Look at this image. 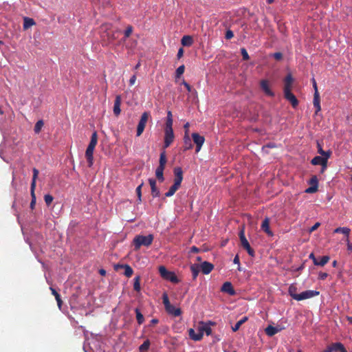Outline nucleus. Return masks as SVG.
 <instances>
[{
  "instance_id": "37998d69",
  "label": "nucleus",
  "mask_w": 352,
  "mask_h": 352,
  "mask_svg": "<svg viewBox=\"0 0 352 352\" xmlns=\"http://www.w3.org/2000/svg\"><path fill=\"white\" fill-rule=\"evenodd\" d=\"M43 125H44V122L42 120L37 121V122L36 123V124L34 126V129L35 133H38L41 131Z\"/></svg>"
},
{
  "instance_id": "4c0bfd02",
  "label": "nucleus",
  "mask_w": 352,
  "mask_h": 352,
  "mask_svg": "<svg viewBox=\"0 0 352 352\" xmlns=\"http://www.w3.org/2000/svg\"><path fill=\"white\" fill-rule=\"evenodd\" d=\"M297 291H298V289L294 285H291L289 287L288 293L292 297V298H294V300H296V296H298L299 294H297Z\"/></svg>"
},
{
  "instance_id": "b1692460",
  "label": "nucleus",
  "mask_w": 352,
  "mask_h": 352,
  "mask_svg": "<svg viewBox=\"0 0 352 352\" xmlns=\"http://www.w3.org/2000/svg\"><path fill=\"white\" fill-rule=\"evenodd\" d=\"M311 164L313 165H321L324 168H327V163L326 162V159H324L322 156H316L314 157L311 161Z\"/></svg>"
},
{
  "instance_id": "e433bc0d",
  "label": "nucleus",
  "mask_w": 352,
  "mask_h": 352,
  "mask_svg": "<svg viewBox=\"0 0 352 352\" xmlns=\"http://www.w3.org/2000/svg\"><path fill=\"white\" fill-rule=\"evenodd\" d=\"M248 320V317L247 316H244L243 318H242L240 320H239L235 324L234 326H233L232 327V329L234 332H236V331H238L239 329V328L241 327V326L245 323L246 321Z\"/></svg>"
},
{
  "instance_id": "338daca9",
  "label": "nucleus",
  "mask_w": 352,
  "mask_h": 352,
  "mask_svg": "<svg viewBox=\"0 0 352 352\" xmlns=\"http://www.w3.org/2000/svg\"><path fill=\"white\" fill-rule=\"evenodd\" d=\"M346 241L347 242V250L352 252V243L349 242V238H346Z\"/></svg>"
},
{
  "instance_id": "c756f323",
  "label": "nucleus",
  "mask_w": 352,
  "mask_h": 352,
  "mask_svg": "<svg viewBox=\"0 0 352 352\" xmlns=\"http://www.w3.org/2000/svg\"><path fill=\"white\" fill-rule=\"evenodd\" d=\"M166 311L175 317L179 316L182 314L181 309L176 308L173 305H170V307H167L165 309Z\"/></svg>"
},
{
  "instance_id": "9b49d317",
  "label": "nucleus",
  "mask_w": 352,
  "mask_h": 352,
  "mask_svg": "<svg viewBox=\"0 0 352 352\" xmlns=\"http://www.w3.org/2000/svg\"><path fill=\"white\" fill-rule=\"evenodd\" d=\"M192 138L194 143L196 144V153H198L204 143L205 138L204 136H201L197 133H193L192 134Z\"/></svg>"
},
{
  "instance_id": "4468645a",
  "label": "nucleus",
  "mask_w": 352,
  "mask_h": 352,
  "mask_svg": "<svg viewBox=\"0 0 352 352\" xmlns=\"http://www.w3.org/2000/svg\"><path fill=\"white\" fill-rule=\"evenodd\" d=\"M260 86L263 91L265 94V95L270 97L274 96V93L270 89L269 82L267 80H261Z\"/></svg>"
},
{
  "instance_id": "58836bf2",
  "label": "nucleus",
  "mask_w": 352,
  "mask_h": 352,
  "mask_svg": "<svg viewBox=\"0 0 352 352\" xmlns=\"http://www.w3.org/2000/svg\"><path fill=\"white\" fill-rule=\"evenodd\" d=\"M164 168L162 167H157L155 170V177L160 181L164 180V176H163V172H164Z\"/></svg>"
},
{
  "instance_id": "20e7f679",
  "label": "nucleus",
  "mask_w": 352,
  "mask_h": 352,
  "mask_svg": "<svg viewBox=\"0 0 352 352\" xmlns=\"http://www.w3.org/2000/svg\"><path fill=\"white\" fill-rule=\"evenodd\" d=\"M153 241V235L148 234L147 236L137 235L133 239V243L134 245V250H138L141 246H149Z\"/></svg>"
},
{
  "instance_id": "864d4df0",
  "label": "nucleus",
  "mask_w": 352,
  "mask_h": 352,
  "mask_svg": "<svg viewBox=\"0 0 352 352\" xmlns=\"http://www.w3.org/2000/svg\"><path fill=\"white\" fill-rule=\"evenodd\" d=\"M142 184L141 185H139L137 188H136V193H137V195L138 197V199L140 201L141 200V188H142Z\"/></svg>"
},
{
  "instance_id": "72a5a7b5",
  "label": "nucleus",
  "mask_w": 352,
  "mask_h": 352,
  "mask_svg": "<svg viewBox=\"0 0 352 352\" xmlns=\"http://www.w3.org/2000/svg\"><path fill=\"white\" fill-rule=\"evenodd\" d=\"M350 232L351 230L346 227H339L334 230L335 233H342L346 236V238H349Z\"/></svg>"
},
{
  "instance_id": "0eeeda50",
  "label": "nucleus",
  "mask_w": 352,
  "mask_h": 352,
  "mask_svg": "<svg viewBox=\"0 0 352 352\" xmlns=\"http://www.w3.org/2000/svg\"><path fill=\"white\" fill-rule=\"evenodd\" d=\"M241 246L248 252L250 256H254V250L251 248L248 241L245 236L244 228H242L239 233Z\"/></svg>"
},
{
  "instance_id": "f8f14e48",
  "label": "nucleus",
  "mask_w": 352,
  "mask_h": 352,
  "mask_svg": "<svg viewBox=\"0 0 352 352\" xmlns=\"http://www.w3.org/2000/svg\"><path fill=\"white\" fill-rule=\"evenodd\" d=\"M215 322L209 321L207 323H204L203 322H201V326L199 327V331L202 332V336H204V333L205 332L207 336H210L212 334V329L210 327L211 325H214Z\"/></svg>"
},
{
  "instance_id": "3c124183",
  "label": "nucleus",
  "mask_w": 352,
  "mask_h": 352,
  "mask_svg": "<svg viewBox=\"0 0 352 352\" xmlns=\"http://www.w3.org/2000/svg\"><path fill=\"white\" fill-rule=\"evenodd\" d=\"M225 37L226 39H231L234 37V33L231 30H228L226 32Z\"/></svg>"
},
{
  "instance_id": "69168bd1",
  "label": "nucleus",
  "mask_w": 352,
  "mask_h": 352,
  "mask_svg": "<svg viewBox=\"0 0 352 352\" xmlns=\"http://www.w3.org/2000/svg\"><path fill=\"white\" fill-rule=\"evenodd\" d=\"M182 84L185 86L188 92L191 91V86L188 82L184 80Z\"/></svg>"
},
{
  "instance_id": "79ce46f5",
  "label": "nucleus",
  "mask_w": 352,
  "mask_h": 352,
  "mask_svg": "<svg viewBox=\"0 0 352 352\" xmlns=\"http://www.w3.org/2000/svg\"><path fill=\"white\" fill-rule=\"evenodd\" d=\"M150 346V342L148 340H145L142 344L140 346V352H146Z\"/></svg>"
},
{
  "instance_id": "8fccbe9b",
  "label": "nucleus",
  "mask_w": 352,
  "mask_h": 352,
  "mask_svg": "<svg viewBox=\"0 0 352 352\" xmlns=\"http://www.w3.org/2000/svg\"><path fill=\"white\" fill-rule=\"evenodd\" d=\"M241 53L243 59L244 60H248L250 59V56L248 55V53L247 50L245 48H241Z\"/></svg>"
},
{
  "instance_id": "473e14b6",
  "label": "nucleus",
  "mask_w": 352,
  "mask_h": 352,
  "mask_svg": "<svg viewBox=\"0 0 352 352\" xmlns=\"http://www.w3.org/2000/svg\"><path fill=\"white\" fill-rule=\"evenodd\" d=\"M50 290L52 292V295L54 296V297H55V298L56 300V302H57L58 307L60 309V307L62 306L63 301H62V300L60 298V294L52 287H50Z\"/></svg>"
},
{
  "instance_id": "f03ea898",
  "label": "nucleus",
  "mask_w": 352,
  "mask_h": 352,
  "mask_svg": "<svg viewBox=\"0 0 352 352\" xmlns=\"http://www.w3.org/2000/svg\"><path fill=\"white\" fill-rule=\"evenodd\" d=\"M173 116L170 111L167 113L166 122L164 127V148H166L170 146L175 140V135L173 129Z\"/></svg>"
},
{
  "instance_id": "49530a36",
  "label": "nucleus",
  "mask_w": 352,
  "mask_h": 352,
  "mask_svg": "<svg viewBox=\"0 0 352 352\" xmlns=\"http://www.w3.org/2000/svg\"><path fill=\"white\" fill-rule=\"evenodd\" d=\"M140 276H136L134 278V283H133V289L134 290L139 292L140 290Z\"/></svg>"
},
{
  "instance_id": "aec40b11",
  "label": "nucleus",
  "mask_w": 352,
  "mask_h": 352,
  "mask_svg": "<svg viewBox=\"0 0 352 352\" xmlns=\"http://www.w3.org/2000/svg\"><path fill=\"white\" fill-rule=\"evenodd\" d=\"M122 102V98L120 95L116 96L113 104V113L116 116H118L120 114L121 109L120 105Z\"/></svg>"
},
{
  "instance_id": "a19ab883",
  "label": "nucleus",
  "mask_w": 352,
  "mask_h": 352,
  "mask_svg": "<svg viewBox=\"0 0 352 352\" xmlns=\"http://www.w3.org/2000/svg\"><path fill=\"white\" fill-rule=\"evenodd\" d=\"M98 142V135L96 131H94L91 137V141L89 144V146L96 147Z\"/></svg>"
},
{
  "instance_id": "39448f33",
  "label": "nucleus",
  "mask_w": 352,
  "mask_h": 352,
  "mask_svg": "<svg viewBox=\"0 0 352 352\" xmlns=\"http://www.w3.org/2000/svg\"><path fill=\"white\" fill-rule=\"evenodd\" d=\"M160 276L165 280L170 281L173 283H178L179 280L177 277L175 272L168 270L164 265L158 267Z\"/></svg>"
},
{
  "instance_id": "de8ad7c7",
  "label": "nucleus",
  "mask_w": 352,
  "mask_h": 352,
  "mask_svg": "<svg viewBox=\"0 0 352 352\" xmlns=\"http://www.w3.org/2000/svg\"><path fill=\"white\" fill-rule=\"evenodd\" d=\"M53 199H54L53 197L49 194L45 195L44 196L45 202L47 206H50L52 203Z\"/></svg>"
},
{
  "instance_id": "a878e982",
  "label": "nucleus",
  "mask_w": 352,
  "mask_h": 352,
  "mask_svg": "<svg viewBox=\"0 0 352 352\" xmlns=\"http://www.w3.org/2000/svg\"><path fill=\"white\" fill-rule=\"evenodd\" d=\"M282 329L283 328L279 327H273L272 325H269L266 327L265 331L268 336L272 337L274 336L276 333L280 332Z\"/></svg>"
},
{
  "instance_id": "f3484780",
  "label": "nucleus",
  "mask_w": 352,
  "mask_h": 352,
  "mask_svg": "<svg viewBox=\"0 0 352 352\" xmlns=\"http://www.w3.org/2000/svg\"><path fill=\"white\" fill-rule=\"evenodd\" d=\"M114 269L116 270H118L119 269H124V274L128 278L131 277L133 273V270L131 267L126 264H117L115 265Z\"/></svg>"
},
{
  "instance_id": "a18cd8bd",
  "label": "nucleus",
  "mask_w": 352,
  "mask_h": 352,
  "mask_svg": "<svg viewBox=\"0 0 352 352\" xmlns=\"http://www.w3.org/2000/svg\"><path fill=\"white\" fill-rule=\"evenodd\" d=\"M162 301H163V304L164 305L165 309L167 307H168V308L170 307V305L171 304L169 301L168 296L166 292L163 294Z\"/></svg>"
},
{
  "instance_id": "680f3d73",
  "label": "nucleus",
  "mask_w": 352,
  "mask_h": 352,
  "mask_svg": "<svg viewBox=\"0 0 352 352\" xmlns=\"http://www.w3.org/2000/svg\"><path fill=\"white\" fill-rule=\"evenodd\" d=\"M183 54H184V50H183V48L180 47L177 52V56L178 58H180L182 57Z\"/></svg>"
},
{
  "instance_id": "c9c22d12",
  "label": "nucleus",
  "mask_w": 352,
  "mask_h": 352,
  "mask_svg": "<svg viewBox=\"0 0 352 352\" xmlns=\"http://www.w3.org/2000/svg\"><path fill=\"white\" fill-rule=\"evenodd\" d=\"M35 22L33 19L29 17H25L23 19V28L24 30H27L31 26L34 25Z\"/></svg>"
},
{
  "instance_id": "7ed1b4c3",
  "label": "nucleus",
  "mask_w": 352,
  "mask_h": 352,
  "mask_svg": "<svg viewBox=\"0 0 352 352\" xmlns=\"http://www.w3.org/2000/svg\"><path fill=\"white\" fill-rule=\"evenodd\" d=\"M173 172L175 175L174 184L165 193V196L167 197H171L175 193V192L179 188L181 183L183 180V170L181 167H175Z\"/></svg>"
},
{
  "instance_id": "1a4fd4ad",
  "label": "nucleus",
  "mask_w": 352,
  "mask_h": 352,
  "mask_svg": "<svg viewBox=\"0 0 352 352\" xmlns=\"http://www.w3.org/2000/svg\"><path fill=\"white\" fill-rule=\"evenodd\" d=\"M319 292L314 290H307L296 296V300L300 301L313 298L319 295Z\"/></svg>"
},
{
  "instance_id": "6e6552de",
  "label": "nucleus",
  "mask_w": 352,
  "mask_h": 352,
  "mask_svg": "<svg viewBox=\"0 0 352 352\" xmlns=\"http://www.w3.org/2000/svg\"><path fill=\"white\" fill-rule=\"evenodd\" d=\"M149 116L150 114L148 112H144L142 115L137 127V136H140L143 133Z\"/></svg>"
},
{
  "instance_id": "603ef678",
  "label": "nucleus",
  "mask_w": 352,
  "mask_h": 352,
  "mask_svg": "<svg viewBox=\"0 0 352 352\" xmlns=\"http://www.w3.org/2000/svg\"><path fill=\"white\" fill-rule=\"evenodd\" d=\"M331 151L330 150H328L327 151H324V154L322 155L324 159H326V162H327L328 159L331 157Z\"/></svg>"
},
{
  "instance_id": "a211bd4d",
  "label": "nucleus",
  "mask_w": 352,
  "mask_h": 352,
  "mask_svg": "<svg viewBox=\"0 0 352 352\" xmlns=\"http://www.w3.org/2000/svg\"><path fill=\"white\" fill-rule=\"evenodd\" d=\"M284 96L286 100L291 102L294 108H296L298 105V100L292 93V91H284Z\"/></svg>"
},
{
  "instance_id": "0e129e2a",
  "label": "nucleus",
  "mask_w": 352,
  "mask_h": 352,
  "mask_svg": "<svg viewBox=\"0 0 352 352\" xmlns=\"http://www.w3.org/2000/svg\"><path fill=\"white\" fill-rule=\"evenodd\" d=\"M311 82H312V84H313V87H314V91H318L317 83H316V81L314 78H313L311 79Z\"/></svg>"
},
{
  "instance_id": "09e8293b",
  "label": "nucleus",
  "mask_w": 352,
  "mask_h": 352,
  "mask_svg": "<svg viewBox=\"0 0 352 352\" xmlns=\"http://www.w3.org/2000/svg\"><path fill=\"white\" fill-rule=\"evenodd\" d=\"M185 67L184 65H180L176 70V76L179 77L184 72Z\"/></svg>"
},
{
  "instance_id": "052dcab7",
  "label": "nucleus",
  "mask_w": 352,
  "mask_h": 352,
  "mask_svg": "<svg viewBox=\"0 0 352 352\" xmlns=\"http://www.w3.org/2000/svg\"><path fill=\"white\" fill-rule=\"evenodd\" d=\"M135 80H136V76H135V75H133L129 80V85H133L135 82Z\"/></svg>"
},
{
  "instance_id": "13d9d810",
  "label": "nucleus",
  "mask_w": 352,
  "mask_h": 352,
  "mask_svg": "<svg viewBox=\"0 0 352 352\" xmlns=\"http://www.w3.org/2000/svg\"><path fill=\"white\" fill-rule=\"evenodd\" d=\"M274 57L276 60H280L283 57V55L280 52H276L274 54Z\"/></svg>"
},
{
  "instance_id": "c85d7f7f",
  "label": "nucleus",
  "mask_w": 352,
  "mask_h": 352,
  "mask_svg": "<svg viewBox=\"0 0 352 352\" xmlns=\"http://www.w3.org/2000/svg\"><path fill=\"white\" fill-rule=\"evenodd\" d=\"M192 148V144L191 142V140L188 134L187 131H185V135L184 137V151H187L191 149Z\"/></svg>"
},
{
  "instance_id": "dca6fc26",
  "label": "nucleus",
  "mask_w": 352,
  "mask_h": 352,
  "mask_svg": "<svg viewBox=\"0 0 352 352\" xmlns=\"http://www.w3.org/2000/svg\"><path fill=\"white\" fill-rule=\"evenodd\" d=\"M94 148H95V147L88 145L86 152H85V157L87 158L89 167H91L94 164Z\"/></svg>"
},
{
  "instance_id": "4d7b16f0",
  "label": "nucleus",
  "mask_w": 352,
  "mask_h": 352,
  "mask_svg": "<svg viewBox=\"0 0 352 352\" xmlns=\"http://www.w3.org/2000/svg\"><path fill=\"white\" fill-rule=\"evenodd\" d=\"M148 181H149V184L151 186V193L153 194L154 193V179L151 178V179H149Z\"/></svg>"
},
{
  "instance_id": "6e6d98bb",
  "label": "nucleus",
  "mask_w": 352,
  "mask_h": 352,
  "mask_svg": "<svg viewBox=\"0 0 352 352\" xmlns=\"http://www.w3.org/2000/svg\"><path fill=\"white\" fill-rule=\"evenodd\" d=\"M328 276V274L326 272H320L318 274V278L320 280H324Z\"/></svg>"
},
{
  "instance_id": "7c9ffc66",
  "label": "nucleus",
  "mask_w": 352,
  "mask_h": 352,
  "mask_svg": "<svg viewBox=\"0 0 352 352\" xmlns=\"http://www.w3.org/2000/svg\"><path fill=\"white\" fill-rule=\"evenodd\" d=\"M133 28L131 26V25H128L126 28V30H124V36L123 38L121 39V41L122 43H126V40L128 38H129V36L131 35V34L133 33Z\"/></svg>"
},
{
  "instance_id": "5fc2aeb1",
  "label": "nucleus",
  "mask_w": 352,
  "mask_h": 352,
  "mask_svg": "<svg viewBox=\"0 0 352 352\" xmlns=\"http://www.w3.org/2000/svg\"><path fill=\"white\" fill-rule=\"evenodd\" d=\"M320 226V223L319 222L316 223L310 229L309 232H312L315 230H316Z\"/></svg>"
},
{
  "instance_id": "f704fd0d",
  "label": "nucleus",
  "mask_w": 352,
  "mask_h": 352,
  "mask_svg": "<svg viewBox=\"0 0 352 352\" xmlns=\"http://www.w3.org/2000/svg\"><path fill=\"white\" fill-rule=\"evenodd\" d=\"M165 149L166 148L163 147V151L161 153L160 157V165L158 167L165 168V165L167 161Z\"/></svg>"
},
{
  "instance_id": "e2e57ef3",
  "label": "nucleus",
  "mask_w": 352,
  "mask_h": 352,
  "mask_svg": "<svg viewBox=\"0 0 352 352\" xmlns=\"http://www.w3.org/2000/svg\"><path fill=\"white\" fill-rule=\"evenodd\" d=\"M199 251H200L199 248H198L196 246H192L190 248V252L191 253H198V252H199Z\"/></svg>"
},
{
  "instance_id": "423d86ee",
  "label": "nucleus",
  "mask_w": 352,
  "mask_h": 352,
  "mask_svg": "<svg viewBox=\"0 0 352 352\" xmlns=\"http://www.w3.org/2000/svg\"><path fill=\"white\" fill-rule=\"evenodd\" d=\"M38 170H37L36 168H33V177L32 180L31 182V186H30V194L32 200L30 202V208L32 210L34 208L35 204H36V195H35V188H36V179L38 175Z\"/></svg>"
},
{
  "instance_id": "774afa93",
  "label": "nucleus",
  "mask_w": 352,
  "mask_h": 352,
  "mask_svg": "<svg viewBox=\"0 0 352 352\" xmlns=\"http://www.w3.org/2000/svg\"><path fill=\"white\" fill-rule=\"evenodd\" d=\"M321 352H332L331 345L327 346V348L324 350L322 351Z\"/></svg>"
},
{
  "instance_id": "bf43d9fd",
  "label": "nucleus",
  "mask_w": 352,
  "mask_h": 352,
  "mask_svg": "<svg viewBox=\"0 0 352 352\" xmlns=\"http://www.w3.org/2000/svg\"><path fill=\"white\" fill-rule=\"evenodd\" d=\"M318 153L321 155L324 154V151L319 143H318Z\"/></svg>"
},
{
  "instance_id": "c03bdc74",
  "label": "nucleus",
  "mask_w": 352,
  "mask_h": 352,
  "mask_svg": "<svg viewBox=\"0 0 352 352\" xmlns=\"http://www.w3.org/2000/svg\"><path fill=\"white\" fill-rule=\"evenodd\" d=\"M136 314V319L139 324H141L144 322V318L142 313L138 309H135Z\"/></svg>"
},
{
  "instance_id": "6ab92c4d",
  "label": "nucleus",
  "mask_w": 352,
  "mask_h": 352,
  "mask_svg": "<svg viewBox=\"0 0 352 352\" xmlns=\"http://www.w3.org/2000/svg\"><path fill=\"white\" fill-rule=\"evenodd\" d=\"M313 104L316 109L315 114H318V113L319 111H320V110H321L320 98V94H319L318 91H314Z\"/></svg>"
},
{
  "instance_id": "2eb2a0df",
  "label": "nucleus",
  "mask_w": 352,
  "mask_h": 352,
  "mask_svg": "<svg viewBox=\"0 0 352 352\" xmlns=\"http://www.w3.org/2000/svg\"><path fill=\"white\" fill-rule=\"evenodd\" d=\"M94 148H95V147L88 145L86 152H85V157L87 158L89 167H91L94 164Z\"/></svg>"
},
{
  "instance_id": "2f4dec72",
  "label": "nucleus",
  "mask_w": 352,
  "mask_h": 352,
  "mask_svg": "<svg viewBox=\"0 0 352 352\" xmlns=\"http://www.w3.org/2000/svg\"><path fill=\"white\" fill-rule=\"evenodd\" d=\"M181 43L184 46H191L193 43L192 37L189 35L184 36L182 38Z\"/></svg>"
},
{
  "instance_id": "393cba45",
  "label": "nucleus",
  "mask_w": 352,
  "mask_h": 352,
  "mask_svg": "<svg viewBox=\"0 0 352 352\" xmlns=\"http://www.w3.org/2000/svg\"><path fill=\"white\" fill-rule=\"evenodd\" d=\"M270 218L265 217L263 221L261 227L262 230H263L266 234H267L269 236H272L273 233L270 228Z\"/></svg>"
},
{
  "instance_id": "4be33fe9",
  "label": "nucleus",
  "mask_w": 352,
  "mask_h": 352,
  "mask_svg": "<svg viewBox=\"0 0 352 352\" xmlns=\"http://www.w3.org/2000/svg\"><path fill=\"white\" fill-rule=\"evenodd\" d=\"M214 268V265L207 261H204L200 265V270L204 274H208L212 272Z\"/></svg>"
},
{
  "instance_id": "ddd939ff",
  "label": "nucleus",
  "mask_w": 352,
  "mask_h": 352,
  "mask_svg": "<svg viewBox=\"0 0 352 352\" xmlns=\"http://www.w3.org/2000/svg\"><path fill=\"white\" fill-rule=\"evenodd\" d=\"M309 258L313 261V263L315 265L320 266H324L329 262L330 259L329 256H323L321 257L320 261H317V258H316L314 253H311L309 256Z\"/></svg>"
},
{
  "instance_id": "cd10ccee",
  "label": "nucleus",
  "mask_w": 352,
  "mask_h": 352,
  "mask_svg": "<svg viewBox=\"0 0 352 352\" xmlns=\"http://www.w3.org/2000/svg\"><path fill=\"white\" fill-rule=\"evenodd\" d=\"M332 352H347L344 346L341 342H334L330 344Z\"/></svg>"
},
{
  "instance_id": "412c9836",
  "label": "nucleus",
  "mask_w": 352,
  "mask_h": 352,
  "mask_svg": "<svg viewBox=\"0 0 352 352\" xmlns=\"http://www.w3.org/2000/svg\"><path fill=\"white\" fill-rule=\"evenodd\" d=\"M294 78L291 74L286 76L284 79V91H292Z\"/></svg>"
},
{
  "instance_id": "ea45409f",
  "label": "nucleus",
  "mask_w": 352,
  "mask_h": 352,
  "mask_svg": "<svg viewBox=\"0 0 352 352\" xmlns=\"http://www.w3.org/2000/svg\"><path fill=\"white\" fill-rule=\"evenodd\" d=\"M190 270L192 274L193 278L195 279L201 270L200 267L198 265H192L190 266Z\"/></svg>"
},
{
  "instance_id": "f257e3e1",
  "label": "nucleus",
  "mask_w": 352,
  "mask_h": 352,
  "mask_svg": "<svg viewBox=\"0 0 352 352\" xmlns=\"http://www.w3.org/2000/svg\"><path fill=\"white\" fill-rule=\"evenodd\" d=\"M120 30L113 28L111 23H103L100 27V34L104 45H107L116 41L119 36Z\"/></svg>"
},
{
  "instance_id": "5701e85b",
  "label": "nucleus",
  "mask_w": 352,
  "mask_h": 352,
  "mask_svg": "<svg viewBox=\"0 0 352 352\" xmlns=\"http://www.w3.org/2000/svg\"><path fill=\"white\" fill-rule=\"evenodd\" d=\"M221 291L231 296L235 294V291L232 285V283L230 282H226L223 284L221 287Z\"/></svg>"
},
{
  "instance_id": "bb28decb",
  "label": "nucleus",
  "mask_w": 352,
  "mask_h": 352,
  "mask_svg": "<svg viewBox=\"0 0 352 352\" xmlns=\"http://www.w3.org/2000/svg\"><path fill=\"white\" fill-rule=\"evenodd\" d=\"M188 336L190 338L194 341H199L202 338V332L199 331L198 333H195L193 329H188Z\"/></svg>"
},
{
  "instance_id": "9d476101",
  "label": "nucleus",
  "mask_w": 352,
  "mask_h": 352,
  "mask_svg": "<svg viewBox=\"0 0 352 352\" xmlns=\"http://www.w3.org/2000/svg\"><path fill=\"white\" fill-rule=\"evenodd\" d=\"M310 187L305 190L307 193H314L318 190V179L316 175H313L309 181Z\"/></svg>"
}]
</instances>
